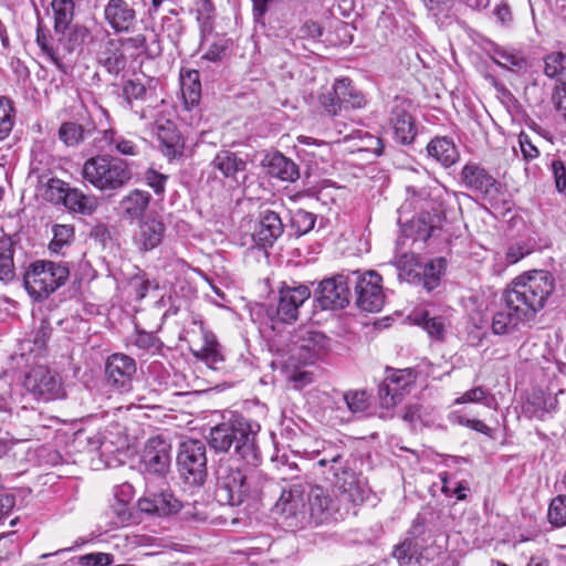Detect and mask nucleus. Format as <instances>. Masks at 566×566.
Instances as JSON below:
<instances>
[{"label":"nucleus","instance_id":"1","mask_svg":"<svg viewBox=\"0 0 566 566\" xmlns=\"http://www.w3.org/2000/svg\"><path fill=\"white\" fill-rule=\"evenodd\" d=\"M513 285L503 294V302L494 312L491 328L495 335L512 334L542 310L553 285Z\"/></svg>","mask_w":566,"mask_h":566},{"label":"nucleus","instance_id":"2","mask_svg":"<svg viewBox=\"0 0 566 566\" xmlns=\"http://www.w3.org/2000/svg\"><path fill=\"white\" fill-rule=\"evenodd\" d=\"M255 431L251 423L241 416H232L229 420L211 428L208 443L216 452H233L247 463L258 461Z\"/></svg>","mask_w":566,"mask_h":566},{"label":"nucleus","instance_id":"3","mask_svg":"<svg viewBox=\"0 0 566 566\" xmlns=\"http://www.w3.org/2000/svg\"><path fill=\"white\" fill-rule=\"evenodd\" d=\"M82 177L95 189L113 192L129 182L133 171L128 161L104 154L91 157L84 163Z\"/></svg>","mask_w":566,"mask_h":566},{"label":"nucleus","instance_id":"4","mask_svg":"<svg viewBox=\"0 0 566 566\" xmlns=\"http://www.w3.org/2000/svg\"><path fill=\"white\" fill-rule=\"evenodd\" d=\"M260 473L245 474L239 468L221 464L217 470L216 499L221 505L238 506L249 495L261 492Z\"/></svg>","mask_w":566,"mask_h":566},{"label":"nucleus","instance_id":"5","mask_svg":"<svg viewBox=\"0 0 566 566\" xmlns=\"http://www.w3.org/2000/svg\"><path fill=\"white\" fill-rule=\"evenodd\" d=\"M305 489L300 483L283 488L273 511L279 515L281 524L290 531L303 528L308 524Z\"/></svg>","mask_w":566,"mask_h":566},{"label":"nucleus","instance_id":"6","mask_svg":"<svg viewBox=\"0 0 566 566\" xmlns=\"http://www.w3.org/2000/svg\"><path fill=\"white\" fill-rule=\"evenodd\" d=\"M207 449L200 440L189 439L180 443L177 465L180 475L193 485H201L208 474Z\"/></svg>","mask_w":566,"mask_h":566},{"label":"nucleus","instance_id":"7","mask_svg":"<svg viewBox=\"0 0 566 566\" xmlns=\"http://www.w3.org/2000/svg\"><path fill=\"white\" fill-rule=\"evenodd\" d=\"M447 261L444 258H436L424 264L418 262L416 254L403 253L396 261V271L400 282L415 283L423 280V283L429 281H439L441 275L446 272Z\"/></svg>","mask_w":566,"mask_h":566},{"label":"nucleus","instance_id":"8","mask_svg":"<svg viewBox=\"0 0 566 566\" xmlns=\"http://www.w3.org/2000/svg\"><path fill=\"white\" fill-rule=\"evenodd\" d=\"M460 179L464 188L490 201L496 199L501 190V184L476 163L465 164L460 172Z\"/></svg>","mask_w":566,"mask_h":566},{"label":"nucleus","instance_id":"9","mask_svg":"<svg viewBox=\"0 0 566 566\" xmlns=\"http://www.w3.org/2000/svg\"><path fill=\"white\" fill-rule=\"evenodd\" d=\"M24 387L34 396L49 401L64 396L61 379L45 366L32 368L25 376Z\"/></svg>","mask_w":566,"mask_h":566},{"label":"nucleus","instance_id":"10","mask_svg":"<svg viewBox=\"0 0 566 566\" xmlns=\"http://www.w3.org/2000/svg\"><path fill=\"white\" fill-rule=\"evenodd\" d=\"M171 446L160 438H149L144 447L142 454V463L148 472L155 474H165L171 462Z\"/></svg>","mask_w":566,"mask_h":566},{"label":"nucleus","instance_id":"11","mask_svg":"<svg viewBox=\"0 0 566 566\" xmlns=\"http://www.w3.org/2000/svg\"><path fill=\"white\" fill-rule=\"evenodd\" d=\"M307 285H284L280 290L277 316L283 322L297 319L298 307L310 297Z\"/></svg>","mask_w":566,"mask_h":566},{"label":"nucleus","instance_id":"12","mask_svg":"<svg viewBox=\"0 0 566 566\" xmlns=\"http://www.w3.org/2000/svg\"><path fill=\"white\" fill-rule=\"evenodd\" d=\"M69 268L62 263L38 260L29 265L24 273V282L30 283H64L69 279Z\"/></svg>","mask_w":566,"mask_h":566},{"label":"nucleus","instance_id":"13","mask_svg":"<svg viewBox=\"0 0 566 566\" xmlns=\"http://www.w3.org/2000/svg\"><path fill=\"white\" fill-rule=\"evenodd\" d=\"M105 374L114 386L126 390L136 374V363L125 354H113L106 360Z\"/></svg>","mask_w":566,"mask_h":566},{"label":"nucleus","instance_id":"14","mask_svg":"<svg viewBox=\"0 0 566 566\" xmlns=\"http://www.w3.org/2000/svg\"><path fill=\"white\" fill-rule=\"evenodd\" d=\"M284 226L279 213L265 209L260 212L259 222L253 233L254 241L263 247H272L283 234Z\"/></svg>","mask_w":566,"mask_h":566},{"label":"nucleus","instance_id":"15","mask_svg":"<svg viewBox=\"0 0 566 566\" xmlns=\"http://www.w3.org/2000/svg\"><path fill=\"white\" fill-rule=\"evenodd\" d=\"M104 18L115 32H127L135 24L136 12L124 0H109L104 8Z\"/></svg>","mask_w":566,"mask_h":566},{"label":"nucleus","instance_id":"16","mask_svg":"<svg viewBox=\"0 0 566 566\" xmlns=\"http://www.w3.org/2000/svg\"><path fill=\"white\" fill-rule=\"evenodd\" d=\"M410 384V374L405 370H397L387 376L378 391L381 406L385 408L396 406L401 401V390H405Z\"/></svg>","mask_w":566,"mask_h":566},{"label":"nucleus","instance_id":"17","mask_svg":"<svg viewBox=\"0 0 566 566\" xmlns=\"http://www.w3.org/2000/svg\"><path fill=\"white\" fill-rule=\"evenodd\" d=\"M329 339L318 331H305L298 339L300 359L312 364L328 349Z\"/></svg>","mask_w":566,"mask_h":566},{"label":"nucleus","instance_id":"18","mask_svg":"<svg viewBox=\"0 0 566 566\" xmlns=\"http://www.w3.org/2000/svg\"><path fill=\"white\" fill-rule=\"evenodd\" d=\"M126 444L127 438L122 434L118 424H111L104 432H98L88 438L90 449L99 452L101 455L113 453Z\"/></svg>","mask_w":566,"mask_h":566},{"label":"nucleus","instance_id":"19","mask_svg":"<svg viewBox=\"0 0 566 566\" xmlns=\"http://www.w3.org/2000/svg\"><path fill=\"white\" fill-rule=\"evenodd\" d=\"M142 512L156 515H169L180 510V502L169 492L154 493L138 501Z\"/></svg>","mask_w":566,"mask_h":566},{"label":"nucleus","instance_id":"20","mask_svg":"<svg viewBox=\"0 0 566 566\" xmlns=\"http://www.w3.org/2000/svg\"><path fill=\"white\" fill-rule=\"evenodd\" d=\"M117 42L126 50H133L136 55L144 54L149 59H156L163 52L159 35L154 30L148 34H136Z\"/></svg>","mask_w":566,"mask_h":566},{"label":"nucleus","instance_id":"21","mask_svg":"<svg viewBox=\"0 0 566 566\" xmlns=\"http://www.w3.org/2000/svg\"><path fill=\"white\" fill-rule=\"evenodd\" d=\"M155 134L167 157L175 158L180 154L182 147L181 137L176 125L170 119L157 118L155 120Z\"/></svg>","mask_w":566,"mask_h":566},{"label":"nucleus","instance_id":"22","mask_svg":"<svg viewBox=\"0 0 566 566\" xmlns=\"http://www.w3.org/2000/svg\"><path fill=\"white\" fill-rule=\"evenodd\" d=\"M165 224L157 219H147L139 224L134 242L140 251H150L157 248L165 234Z\"/></svg>","mask_w":566,"mask_h":566},{"label":"nucleus","instance_id":"23","mask_svg":"<svg viewBox=\"0 0 566 566\" xmlns=\"http://www.w3.org/2000/svg\"><path fill=\"white\" fill-rule=\"evenodd\" d=\"M306 499L308 523L312 521L316 524L325 522L329 516L333 502L327 492L321 486H314L306 494Z\"/></svg>","mask_w":566,"mask_h":566},{"label":"nucleus","instance_id":"24","mask_svg":"<svg viewBox=\"0 0 566 566\" xmlns=\"http://www.w3.org/2000/svg\"><path fill=\"white\" fill-rule=\"evenodd\" d=\"M316 301L323 310L343 308L349 303L348 285H318Z\"/></svg>","mask_w":566,"mask_h":566},{"label":"nucleus","instance_id":"25","mask_svg":"<svg viewBox=\"0 0 566 566\" xmlns=\"http://www.w3.org/2000/svg\"><path fill=\"white\" fill-rule=\"evenodd\" d=\"M115 40H107L97 53V62L109 74L117 75L126 65V59Z\"/></svg>","mask_w":566,"mask_h":566},{"label":"nucleus","instance_id":"26","mask_svg":"<svg viewBox=\"0 0 566 566\" xmlns=\"http://www.w3.org/2000/svg\"><path fill=\"white\" fill-rule=\"evenodd\" d=\"M390 123L395 139L398 143L407 145L413 142L417 130L410 114L402 108L396 107L391 112Z\"/></svg>","mask_w":566,"mask_h":566},{"label":"nucleus","instance_id":"27","mask_svg":"<svg viewBox=\"0 0 566 566\" xmlns=\"http://www.w3.org/2000/svg\"><path fill=\"white\" fill-rule=\"evenodd\" d=\"M268 172L270 176L282 181H295L300 174L296 164L281 153H275L266 157Z\"/></svg>","mask_w":566,"mask_h":566},{"label":"nucleus","instance_id":"28","mask_svg":"<svg viewBox=\"0 0 566 566\" xmlns=\"http://www.w3.org/2000/svg\"><path fill=\"white\" fill-rule=\"evenodd\" d=\"M88 35V30L78 24L67 25L65 29L54 31V40L57 43L59 52H74L80 48Z\"/></svg>","mask_w":566,"mask_h":566},{"label":"nucleus","instance_id":"29","mask_svg":"<svg viewBox=\"0 0 566 566\" xmlns=\"http://www.w3.org/2000/svg\"><path fill=\"white\" fill-rule=\"evenodd\" d=\"M382 285H355L356 305L365 312H379L385 304Z\"/></svg>","mask_w":566,"mask_h":566},{"label":"nucleus","instance_id":"30","mask_svg":"<svg viewBox=\"0 0 566 566\" xmlns=\"http://www.w3.org/2000/svg\"><path fill=\"white\" fill-rule=\"evenodd\" d=\"M430 157L444 167H450L459 160V151L454 143L447 137H436L427 146Z\"/></svg>","mask_w":566,"mask_h":566},{"label":"nucleus","instance_id":"31","mask_svg":"<svg viewBox=\"0 0 566 566\" xmlns=\"http://www.w3.org/2000/svg\"><path fill=\"white\" fill-rule=\"evenodd\" d=\"M150 201V195L142 190H133L119 202V211L125 219L134 220L143 216Z\"/></svg>","mask_w":566,"mask_h":566},{"label":"nucleus","instance_id":"32","mask_svg":"<svg viewBox=\"0 0 566 566\" xmlns=\"http://www.w3.org/2000/svg\"><path fill=\"white\" fill-rule=\"evenodd\" d=\"M226 178H235L238 172L247 168V161L230 150H220L211 163Z\"/></svg>","mask_w":566,"mask_h":566},{"label":"nucleus","instance_id":"33","mask_svg":"<svg viewBox=\"0 0 566 566\" xmlns=\"http://www.w3.org/2000/svg\"><path fill=\"white\" fill-rule=\"evenodd\" d=\"M381 275L375 270H343L332 276L325 277L318 283H380Z\"/></svg>","mask_w":566,"mask_h":566},{"label":"nucleus","instance_id":"34","mask_svg":"<svg viewBox=\"0 0 566 566\" xmlns=\"http://www.w3.org/2000/svg\"><path fill=\"white\" fill-rule=\"evenodd\" d=\"M112 151H116L124 156H136L138 154V145L114 129H105L102 132L101 139Z\"/></svg>","mask_w":566,"mask_h":566},{"label":"nucleus","instance_id":"35","mask_svg":"<svg viewBox=\"0 0 566 566\" xmlns=\"http://www.w3.org/2000/svg\"><path fill=\"white\" fill-rule=\"evenodd\" d=\"M13 240L10 233L0 224V281H8L13 276Z\"/></svg>","mask_w":566,"mask_h":566},{"label":"nucleus","instance_id":"36","mask_svg":"<svg viewBox=\"0 0 566 566\" xmlns=\"http://www.w3.org/2000/svg\"><path fill=\"white\" fill-rule=\"evenodd\" d=\"M63 205L73 212L91 214L97 208V200L93 196H86L76 188H71Z\"/></svg>","mask_w":566,"mask_h":566},{"label":"nucleus","instance_id":"37","mask_svg":"<svg viewBox=\"0 0 566 566\" xmlns=\"http://www.w3.org/2000/svg\"><path fill=\"white\" fill-rule=\"evenodd\" d=\"M199 72L196 70L188 71L186 74H181V93L186 104L191 106L197 105L201 95V84L199 78Z\"/></svg>","mask_w":566,"mask_h":566},{"label":"nucleus","instance_id":"38","mask_svg":"<svg viewBox=\"0 0 566 566\" xmlns=\"http://www.w3.org/2000/svg\"><path fill=\"white\" fill-rule=\"evenodd\" d=\"M151 80L145 77H134L124 82L123 95L125 101L132 105L133 101H145L150 90Z\"/></svg>","mask_w":566,"mask_h":566},{"label":"nucleus","instance_id":"39","mask_svg":"<svg viewBox=\"0 0 566 566\" xmlns=\"http://www.w3.org/2000/svg\"><path fill=\"white\" fill-rule=\"evenodd\" d=\"M218 342L213 334L203 332V345L193 350L196 357L205 360L208 365L216 368V366L223 360L222 355L218 349Z\"/></svg>","mask_w":566,"mask_h":566},{"label":"nucleus","instance_id":"40","mask_svg":"<svg viewBox=\"0 0 566 566\" xmlns=\"http://www.w3.org/2000/svg\"><path fill=\"white\" fill-rule=\"evenodd\" d=\"M51 7L54 18V31L65 29L67 25L73 24V0H52Z\"/></svg>","mask_w":566,"mask_h":566},{"label":"nucleus","instance_id":"41","mask_svg":"<svg viewBox=\"0 0 566 566\" xmlns=\"http://www.w3.org/2000/svg\"><path fill=\"white\" fill-rule=\"evenodd\" d=\"M416 325L421 326L431 338L442 339L444 335V324L439 317H429L427 312L415 313L409 316Z\"/></svg>","mask_w":566,"mask_h":566},{"label":"nucleus","instance_id":"42","mask_svg":"<svg viewBox=\"0 0 566 566\" xmlns=\"http://www.w3.org/2000/svg\"><path fill=\"white\" fill-rule=\"evenodd\" d=\"M545 74L559 82L566 83V54L562 52H553L545 60Z\"/></svg>","mask_w":566,"mask_h":566},{"label":"nucleus","instance_id":"43","mask_svg":"<svg viewBox=\"0 0 566 566\" xmlns=\"http://www.w3.org/2000/svg\"><path fill=\"white\" fill-rule=\"evenodd\" d=\"M316 216L303 209L291 212V228L296 235L308 233L315 226Z\"/></svg>","mask_w":566,"mask_h":566},{"label":"nucleus","instance_id":"44","mask_svg":"<svg viewBox=\"0 0 566 566\" xmlns=\"http://www.w3.org/2000/svg\"><path fill=\"white\" fill-rule=\"evenodd\" d=\"M43 197L53 203H63L69 190L71 189L66 182L57 178H50L43 186Z\"/></svg>","mask_w":566,"mask_h":566},{"label":"nucleus","instance_id":"45","mask_svg":"<svg viewBox=\"0 0 566 566\" xmlns=\"http://www.w3.org/2000/svg\"><path fill=\"white\" fill-rule=\"evenodd\" d=\"M52 232L53 239L49 244V249L54 253H59L74 237V228L69 224H55Z\"/></svg>","mask_w":566,"mask_h":566},{"label":"nucleus","instance_id":"46","mask_svg":"<svg viewBox=\"0 0 566 566\" xmlns=\"http://www.w3.org/2000/svg\"><path fill=\"white\" fill-rule=\"evenodd\" d=\"M14 124V109L9 98L0 97V140L9 136Z\"/></svg>","mask_w":566,"mask_h":566},{"label":"nucleus","instance_id":"47","mask_svg":"<svg viewBox=\"0 0 566 566\" xmlns=\"http://www.w3.org/2000/svg\"><path fill=\"white\" fill-rule=\"evenodd\" d=\"M548 521L556 527L566 525V494H560L554 497L549 504Z\"/></svg>","mask_w":566,"mask_h":566},{"label":"nucleus","instance_id":"48","mask_svg":"<svg viewBox=\"0 0 566 566\" xmlns=\"http://www.w3.org/2000/svg\"><path fill=\"white\" fill-rule=\"evenodd\" d=\"M59 138L66 146H76L84 138L83 127L73 122L63 123L59 128Z\"/></svg>","mask_w":566,"mask_h":566},{"label":"nucleus","instance_id":"49","mask_svg":"<svg viewBox=\"0 0 566 566\" xmlns=\"http://www.w3.org/2000/svg\"><path fill=\"white\" fill-rule=\"evenodd\" d=\"M417 554L418 547L416 541L410 537H407L395 546L392 552L394 557L398 560L400 566L409 565Z\"/></svg>","mask_w":566,"mask_h":566},{"label":"nucleus","instance_id":"50","mask_svg":"<svg viewBox=\"0 0 566 566\" xmlns=\"http://www.w3.org/2000/svg\"><path fill=\"white\" fill-rule=\"evenodd\" d=\"M184 518L196 523H205L210 518V509L208 504L195 502L192 504H180Z\"/></svg>","mask_w":566,"mask_h":566},{"label":"nucleus","instance_id":"51","mask_svg":"<svg viewBox=\"0 0 566 566\" xmlns=\"http://www.w3.org/2000/svg\"><path fill=\"white\" fill-rule=\"evenodd\" d=\"M230 48V40L226 38L216 39L203 53L202 59L209 62H220Z\"/></svg>","mask_w":566,"mask_h":566},{"label":"nucleus","instance_id":"52","mask_svg":"<svg viewBox=\"0 0 566 566\" xmlns=\"http://www.w3.org/2000/svg\"><path fill=\"white\" fill-rule=\"evenodd\" d=\"M344 399L353 413H363L369 407L368 396L365 391H349L345 394Z\"/></svg>","mask_w":566,"mask_h":566},{"label":"nucleus","instance_id":"53","mask_svg":"<svg viewBox=\"0 0 566 566\" xmlns=\"http://www.w3.org/2000/svg\"><path fill=\"white\" fill-rule=\"evenodd\" d=\"M494 61L501 65L502 67L513 70V69H523L526 63L524 57L518 53H513L509 51H499L494 57Z\"/></svg>","mask_w":566,"mask_h":566},{"label":"nucleus","instance_id":"54","mask_svg":"<svg viewBox=\"0 0 566 566\" xmlns=\"http://www.w3.org/2000/svg\"><path fill=\"white\" fill-rule=\"evenodd\" d=\"M334 92V84L331 87H325L318 96L319 105L329 114L336 115L343 105L340 99L336 98Z\"/></svg>","mask_w":566,"mask_h":566},{"label":"nucleus","instance_id":"55","mask_svg":"<svg viewBox=\"0 0 566 566\" xmlns=\"http://www.w3.org/2000/svg\"><path fill=\"white\" fill-rule=\"evenodd\" d=\"M475 402L483 403L490 407V401L488 400V392L482 386H478L475 388L467 390L460 397L454 400L455 405Z\"/></svg>","mask_w":566,"mask_h":566},{"label":"nucleus","instance_id":"56","mask_svg":"<svg viewBox=\"0 0 566 566\" xmlns=\"http://www.w3.org/2000/svg\"><path fill=\"white\" fill-rule=\"evenodd\" d=\"M36 43L41 50L50 57V60L57 66L61 67L57 45L54 48L50 44L49 38L42 31L41 27L36 30Z\"/></svg>","mask_w":566,"mask_h":566},{"label":"nucleus","instance_id":"57","mask_svg":"<svg viewBox=\"0 0 566 566\" xmlns=\"http://www.w3.org/2000/svg\"><path fill=\"white\" fill-rule=\"evenodd\" d=\"M52 327L48 319H42L40 326L36 328L33 336V345L34 347L31 350H42L45 348L48 340L51 337Z\"/></svg>","mask_w":566,"mask_h":566},{"label":"nucleus","instance_id":"58","mask_svg":"<svg viewBox=\"0 0 566 566\" xmlns=\"http://www.w3.org/2000/svg\"><path fill=\"white\" fill-rule=\"evenodd\" d=\"M552 103L555 109L566 119V83L556 85L552 95Z\"/></svg>","mask_w":566,"mask_h":566},{"label":"nucleus","instance_id":"59","mask_svg":"<svg viewBox=\"0 0 566 566\" xmlns=\"http://www.w3.org/2000/svg\"><path fill=\"white\" fill-rule=\"evenodd\" d=\"M24 290L28 292L30 297L35 302H41L44 298L49 297L59 285H39V289H36V285H23Z\"/></svg>","mask_w":566,"mask_h":566},{"label":"nucleus","instance_id":"60","mask_svg":"<svg viewBox=\"0 0 566 566\" xmlns=\"http://www.w3.org/2000/svg\"><path fill=\"white\" fill-rule=\"evenodd\" d=\"M520 281L513 283H525V281H538L539 283H553L552 274L544 270H531L518 277Z\"/></svg>","mask_w":566,"mask_h":566},{"label":"nucleus","instance_id":"61","mask_svg":"<svg viewBox=\"0 0 566 566\" xmlns=\"http://www.w3.org/2000/svg\"><path fill=\"white\" fill-rule=\"evenodd\" d=\"M146 182L154 189L156 193H160L165 189L167 177L163 174L157 172L154 169H149L145 174Z\"/></svg>","mask_w":566,"mask_h":566},{"label":"nucleus","instance_id":"62","mask_svg":"<svg viewBox=\"0 0 566 566\" xmlns=\"http://www.w3.org/2000/svg\"><path fill=\"white\" fill-rule=\"evenodd\" d=\"M518 144H520L523 157L526 160H532V159H535L536 157H538L539 151H538L537 147L533 145L528 135H526L524 133L520 134Z\"/></svg>","mask_w":566,"mask_h":566},{"label":"nucleus","instance_id":"63","mask_svg":"<svg viewBox=\"0 0 566 566\" xmlns=\"http://www.w3.org/2000/svg\"><path fill=\"white\" fill-rule=\"evenodd\" d=\"M113 557L106 553L87 554L81 557V563L86 566H107Z\"/></svg>","mask_w":566,"mask_h":566},{"label":"nucleus","instance_id":"64","mask_svg":"<svg viewBox=\"0 0 566 566\" xmlns=\"http://www.w3.org/2000/svg\"><path fill=\"white\" fill-rule=\"evenodd\" d=\"M532 253V249L526 244L516 243L509 248L506 252V260L514 264Z\"/></svg>","mask_w":566,"mask_h":566}]
</instances>
